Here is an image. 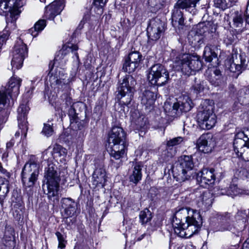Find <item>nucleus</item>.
Returning a JSON list of instances; mask_svg holds the SVG:
<instances>
[{"mask_svg": "<svg viewBox=\"0 0 249 249\" xmlns=\"http://www.w3.org/2000/svg\"><path fill=\"white\" fill-rule=\"evenodd\" d=\"M203 56L206 61L212 62L213 59L217 61V53L214 51V46L208 44L204 48Z\"/></svg>", "mask_w": 249, "mask_h": 249, "instance_id": "31", "label": "nucleus"}, {"mask_svg": "<svg viewBox=\"0 0 249 249\" xmlns=\"http://www.w3.org/2000/svg\"><path fill=\"white\" fill-rule=\"evenodd\" d=\"M197 147L204 153L211 152L214 147V142L210 134L202 135L197 141Z\"/></svg>", "mask_w": 249, "mask_h": 249, "instance_id": "20", "label": "nucleus"}, {"mask_svg": "<svg viewBox=\"0 0 249 249\" xmlns=\"http://www.w3.org/2000/svg\"><path fill=\"white\" fill-rule=\"evenodd\" d=\"M180 7L175 4L172 13V23L175 27H178L179 30H186L187 26L184 23L183 12Z\"/></svg>", "mask_w": 249, "mask_h": 249, "instance_id": "22", "label": "nucleus"}, {"mask_svg": "<svg viewBox=\"0 0 249 249\" xmlns=\"http://www.w3.org/2000/svg\"><path fill=\"white\" fill-rule=\"evenodd\" d=\"M15 142H14V140L13 139H12L10 141H9V142H8L6 144V147L7 148H11L12 147L14 144Z\"/></svg>", "mask_w": 249, "mask_h": 249, "instance_id": "64", "label": "nucleus"}, {"mask_svg": "<svg viewBox=\"0 0 249 249\" xmlns=\"http://www.w3.org/2000/svg\"><path fill=\"white\" fill-rule=\"evenodd\" d=\"M249 141V138L244 132H239L235 135L233 143V147L238 148V147L248 145Z\"/></svg>", "mask_w": 249, "mask_h": 249, "instance_id": "28", "label": "nucleus"}, {"mask_svg": "<svg viewBox=\"0 0 249 249\" xmlns=\"http://www.w3.org/2000/svg\"><path fill=\"white\" fill-rule=\"evenodd\" d=\"M243 249H249V240H247L243 245Z\"/></svg>", "mask_w": 249, "mask_h": 249, "instance_id": "63", "label": "nucleus"}, {"mask_svg": "<svg viewBox=\"0 0 249 249\" xmlns=\"http://www.w3.org/2000/svg\"><path fill=\"white\" fill-rule=\"evenodd\" d=\"M28 53L26 45L20 39L17 40L13 52V58L11 61L12 69L14 71L20 69L23 60Z\"/></svg>", "mask_w": 249, "mask_h": 249, "instance_id": "11", "label": "nucleus"}, {"mask_svg": "<svg viewBox=\"0 0 249 249\" xmlns=\"http://www.w3.org/2000/svg\"><path fill=\"white\" fill-rule=\"evenodd\" d=\"M192 193L189 194L188 196H181L180 197V201L182 202V203L183 204H184V205L189 204L191 202V200L194 198H191V197L190 196V195H192Z\"/></svg>", "mask_w": 249, "mask_h": 249, "instance_id": "54", "label": "nucleus"}, {"mask_svg": "<svg viewBox=\"0 0 249 249\" xmlns=\"http://www.w3.org/2000/svg\"><path fill=\"white\" fill-rule=\"evenodd\" d=\"M232 59L234 62L237 65L238 68H240L242 71L246 69V55L244 53H234L233 54Z\"/></svg>", "mask_w": 249, "mask_h": 249, "instance_id": "33", "label": "nucleus"}, {"mask_svg": "<svg viewBox=\"0 0 249 249\" xmlns=\"http://www.w3.org/2000/svg\"><path fill=\"white\" fill-rule=\"evenodd\" d=\"M65 0H55L46 7L45 17L50 20L60 14L65 7Z\"/></svg>", "mask_w": 249, "mask_h": 249, "instance_id": "18", "label": "nucleus"}, {"mask_svg": "<svg viewBox=\"0 0 249 249\" xmlns=\"http://www.w3.org/2000/svg\"><path fill=\"white\" fill-rule=\"evenodd\" d=\"M214 5L215 7L224 10L229 7V3L226 0H213Z\"/></svg>", "mask_w": 249, "mask_h": 249, "instance_id": "45", "label": "nucleus"}, {"mask_svg": "<svg viewBox=\"0 0 249 249\" xmlns=\"http://www.w3.org/2000/svg\"><path fill=\"white\" fill-rule=\"evenodd\" d=\"M164 30L163 22L159 18L151 19L147 28L149 40L157 41L160 38Z\"/></svg>", "mask_w": 249, "mask_h": 249, "instance_id": "13", "label": "nucleus"}, {"mask_svg": "<svg viewBox=\"0 0 249 249\" xmlns=\"http://www.w3.org/2000/svg\"><path fill=\"white\" fill-rule=\"evenodd\" d=\"M233 25L235 28L239 31H243L247 24L246 17L238 11L235 12L234 16L233 18Z\"/></svg>", "mask_w": 249, "mask_h": 249, "instance_id": "26", "label": "nucleus"}, {"mask_svg": "<svg viewBox=\"0 0 249 249\" xmlns=\"http://www.w3.org/2000/svg\"><path fill=\"white\" fill-rule=\"evenodd\" d=\"M46 25V20L40 19L36 23L34 28L29 30V33L33 36L36 37L39 32H41Z\"/></svg>", "mask_w": 249, "mask_h": 249, "instance_id": "36", "label": "nucleus"}, {"mask_svg": "<svg viewBox=\"0 0 249 249\" xmlns=\"http://www.w3.org/2000/svg\"><path fill=\"white\" fill-rule=\"evenodd\" d=\"M57 167L53 164H49L45 173V178L46 180V185H43L44 192L47 188V193L48 198L53 201V205H56L59 201L58 191L59 189L60 178L56 171Z\"/></svg>", "mask_w": 249, "mask_h": 249, "instance_id": "1", "label": "nucleus"}, {"mask_svg": "<svg viewBox=\"0 0 249 249\" xmlns=\"http://www.w3.org/2000/svg\"><path fill=\"white\" fill-rule=\"evenodd\" d=\"M139 65L126 58L123 65V69L124 71L130 73L134 72Z\"/></svg>", "mask_w": 249, "mask_h": 249, "instance_id": "40", "label": "nucleus"}, {"mask_svg": "<svg viewBox=\"0 0 249 249\" xmlns=\"http://www.w3.org/2000/svg\"><path fill=\"white\" fill-rule=\"evenodd\" d=\"M9 106L10 103L7 102L5 96L0 92V130L7 120Z\"/></svg>", "mask_w": 249, "mask_h": 249, "instance_id": "23", "label": "nucleus"}, {"mask_svg": "<svg viewBox=\"0 0 249 249\" xmlns=\"http://www.w3.org/2000/svg\"><path fill=\"white\" fill-rule=\"evenodd\" d=\"M107 0H94L93 6L92 8L97 9V12L98 14H101L103 13V7L107 3Z\"/></svg>", "mask_w": 249, "mask_h": 249, "instance_id": "44", "label": "nucleus"}, {"mask_svg": "<svg viewBox=\"0 0 249 249\" xmlns=\"http://www.w3.org/2000/svg\"><path fill=\"white\" fill-rule=\"evenodd\" d=\"M214 171L213 168L202 169L197 174V181L200 182L201 186L213 184L215 179Z\"/></svg>", "mask_w": 249, "mask_h": 249, "instance_id": "21", "label": "nucleus"}, {"mask_svg": "<svg viewBox=\"0 0 249 249\" xmlns=\"http://www.w3.org/2000/svg\"><path fill=\"white\" fill-rule=\"evenodd\" d=\"M229 89L231 93H234L235 92V91H236V89L234 87V85L233 84H230L229 86Z\"/></svg>", "mask_w": 249, "mask_h": 249, "instance_id": "62", "label": "nucleus"}, {"mask_svg": "<svg viewBox=\"0 0 249 249\" xmlns=\"http://www.w3.org/2000/svg\"><path fill=\"white\" fill-rule=\"evenodd\" d=\"M14 2H15L16 4H17L20 9L23 5V3L22 1V0H14Z\"/></svg>", "mask_w": 249, "mask_h": 249, "instance_id": "60", "label": "nucleus"}, {"mask_svg": "<svg viewBox=\"0 0 249 249\" xmlns=\"http://www.w3.org/2000/svg\"><path fill=\"white\" fill-rule=\"evenodd\" d=\"M199 0H178L176 3L177 6H178L182 9H186L187 11H189L190 8H193L192 11L195 10L196 4Z\"/></svg>", "mask_w": 249, "mask_h": 249, "instance_id": "34", "label": "nucleus"}, {"mask_svg": "<svg viewBox=\"0 0 249 249\" xmlns=\"http://www.w3.org/2000/svg\"><path fill=\"white\" fill-rule=\"evenodd\" d=\"M136 84V81L132 75L127 74L124 77L116 95V99L120 104L126 106L130 103Z\"/></svg>", "mask_w": 249, "mask_h": 249, "instance_id": "4", "label": "nucleus"}, {"mask_svg": "<svg viewBox=\"0 0 249 249\" xmlns=\"http://www.w3.org/2000/svg\"><path fill=\"white\" fill-rule=\"evenodd\" d=\"M245 15L246 17V21L249 25V0L248 1L246 9L245 12Z\"/></svg>", "mask_w": 249, "mask_h": 249, "instance_id": "57", "label": "nucleus"}, {"mask_svg": "<svg viewBox=\"0 0 249 249\" xmlns=\"http://www.w3.org/2000/svg\"><path fill=\"white\" fill-rule=\"evenodd\" d=\"M55 235L57 237V240L58 241V248L63 249L65 247V239L64 238L63 235L59 231H57L55 232Z\"/></svg>", "mask_w": 249, "mask_h": 249, "instance_id": "51", "label": "nucleus"}, {"mask_svg": "<svg viewBox=\"0 0 249 249\" xmlns=\"http://www.w3.org/2000/svg\"><path fill=\"white\" fill-rule=\"evenodd\" d=\"M70 44L68 45H64L63 47V50H61L62 54L63 53L64 50H67L68 51H71V52L77 51L78 49L77 45Z\"/></svg>", "mask_w": 249, "mask_h": 249, "instance_id": "52", "label": "nucleus"}, {"mask_svg": "<svg viewBox=\"0 0 249 249\" xmlns=\"http://www.w3.org/2000/svg\"><path fill=\"white\" fill-rule=\"evenodd\" d=\"M237 99L242 105H249V86L244 87L238 91Z\"/></svg>", "mask_w": 249, "mask_h": 249, "instance_id": "30", "label": "nucleus"}, {"mask_svg": "<svg viewBox=\"0 0 249 249\" xmlns=\"http://www.w3.org/2000/svg\"><path fill=\"white\" fill-rule=\"evenodd\" d=\"M175 66L177 70H180L183 74L187 76L200 70L202 67L200 57L190 54H183L177 58Z\"/></svg>", "mask_w": 249, "mask_h": 249, "instance_id": "3", "label": "nucleus"}, {"mask_svg": "<svg viewBox=\"0 0 249 249\" xmlns=\"http://www.w3.org/2000/svg\"><path fill=\"white\" fill-rule=\"evenodd\" d=\"M14 231L11 228H7L5 231L4 238L5 241H7L8 243V246L13 247L14 246L15 242V236H14ZM8 246V245H7Z\"/></svg>", "mask_w": 249, "mask_h": 249, "instance_id": "38", "label": "nucleus"}, {"mask_svg": "<svg viewBox=\"0 0 249 249\" xmlns=\"http://www.w3.org/2000/svg\"><path fill=\"white\" fill-rule=\"evenodd\" d=\"M29 110V107L27 104H21L18 109V127L20 131L18 130L15 133V136L19 137L20 133L24 135L25 138L28 130V125L27 122V115Z\"/></svg>", "mask_w": 249, "mask_h": 249, "instance_id": "15", "label": "nucleus"}, {"mask_svg": "<svg viewBox=\"0 0 249 249\" xmlns=\"http://www.w3.org/2000/svg\"><path fill=\"white\" fill-rule=\"evenodd\" d=\"M210 82L212 84V85H214V86H217L219 84L218 80L216 77H209L208 78Z\"/></svg>", "mask_w": 249, "mask_h": 249, "instance_id": "56", "label": "nucleus"}, {"mask_svg": "<svg viewBox=\"0 0 249 249\" xmlns=\"http://www.w3.org/2000/svg\"><path fill=\"white\" fill-rule=\"evenodd\" d=\"M235 40L234 36L230 32H228L224 38V42L227 45L232 44Z\"/></svg>", "mask_w": 249, "mask_h": 249, "instance_id": "50", "label": "nucleus"}, {"mask_svg": "<svg viewBox=\"0 0 249 249\" xmlns=\"http://www.w3.org/2000/svg\"><path fill=\"white\" fill-rule=\"evenodd\" d=\"M183 138L178 137L174 138L167 141L166 148L163 152V154L166 155L167 157H172L175 154V151L173 150L172 147L175 145L180 144L183 141Z\"/></svg>", "mask_w": 249, "mask_h": 249, "instance_id": "27", "label": "nucleus"}, {"mask_svg": "<svg viewBox=\"0 0 249 249\" xmlns=\"http://www.w3.org/2000/svg\"><path fill=\"white\" fill-rule=\"evenodd\" d=\"M21 81V79L13 76L9 81L7 88H2L0 90V92L5 96L8 103H9V100L7 95L14 97L17 96L19 92Z\"/></svg>", "mask_w": 249, "mask_h": 249, "instance_id": "17", "label": "nucleus"}, {"mask_svg": "<svg viewBox=\"0 0 249 249\" xmlns=\"http://www.w3.org/2000/svg\"><path fill=\"white\" fill-rule=\"evenodd\" d=\"M197 122L200 127L209 130L213 128L216 122V116L213 113V107L208 106L198 111L196 115Z\"/></svg>", "mask_w": 249, "mask_h": 249, "instance_id": "9", "label": "nucleus"}, {"mask_svg": "<svg viewBox=\"0 0 249 249\" xmlns=\"http://www.w3.org/2000/svg\"><path fill=\"white\" fill-rule=\"evenodd\" d=\"M142 165L139 163H137L134 166L132 173L130 175L129 179L130 182L137 184L141 179L142 178Z\"/></svg>", "mask_w": 249, "mask_h": 249, "instance_id": "29", "label": "nucleus"}, {"mask_svg": "<svg viewBox=\"0 0 249 249\" xmlns=\"http://www.w3.org/2000/svg\"><path fill=\"white\" fill-rule=\"evenodd\" d=\"M92 178L93 180V184L94 185H97L99 183H101L102 180L98 178L96 174H93L92 176Z\"/></svg>", "mask_w": 249, "mask_h": 249, "instance_id": "58", "label": "nucleus"}, {"mask_svg": "<svg viewBox=\"0 0 249 249\" xmlns=\"http://www.w3.org/2000/svg\"><path fill=\"white\" fill-rule=\"evenodd\" d=\"M194 81L195 83L191 88V91L196 93L202 91L206 85V82L197 80L196 78L195 79Z\"/></svg>", "mask_w": 249, "mask_h": 249, "instance_id": "39", "label": "nucleus"}, {"mask_svg": "<svg viewBox=\"0 0 249 249\" xmlns=\"http://www.w3.org/2000/svg\"><path fill=\"white\" fill-rule=\"evenodd\" d=\"M39 164L36 158L33 157L27 162L22 171V181L25 188L33 187L39 174Z\"/></svg>", "mask_w": 249, "mask_h": 249, "instance_id": "6", "label": "nucleus"}, {"mask_svg": "<svg viewBox=\"0 0 249 249\" xmlns=\"http://www.w3.org/2000/svg\"><path fill=\"white\" fill-rule=\"evenodd\" d=\"M139 218L142 225H145L151 221L152 218V213L146 208L140 212Z\"/></svg>", "mask_w": 249, "mask_h": 249, "instance_id": "37", "label": "nucleus"}, {"mask_svg": "<svg viewBox=\"0 0 249 249\" xmlns=\"http://www.w3.org/2000/svg\"><path fill=\"white\" fill-rule=\"evenodd\" d=\"M147 77L149 83L158 86L165 85L169 79L168 71L160 64L151 66L147 71Z\"/></svg>", "mask_w": 249, "mask_h": 249, "instance_id": "7", "label": "nucleus"}, {"mask_svg": "<svg viewBox=\"0 0 249 249\" xmlns=\"http://www.w3.org/2000/svg\"><path fill=\"white\" fill-rule=\"evenodd\" d=\"M191 198L196 197V202L200 209L205 211L213 203V194L209 190L203 191L201 188H197L192 195Z\"/></svg>", "mask_w": 249, "mask_h": 249, "instance_id": "12", "label": "nucleus"}, {"mask_svg": "<svg viewBox=\"0 0 249 249\" xmlns=\"http://www.w3.org/2000/svg\"><path fill=\"white\" fill-rule=\"evenodd\" d=\"M9 35V34L8 33H3L0 36V50L1 49L3 45L5 44Z\"/></svg>", "mask_w": 249, "mask_h": 249, "instance_id": "53", "label": "nucleus"}, {"mask_svg": "<svg viewBox=\"0 0 249 249\" xmlns=\"http://www.w3.org/2000/svg\"><path fill=\"white\" fill-rule=\"evenodd\" d=\"M234 219H235L236 221H238L241 223V226L237 230L238 231L236 234L237 236H240L241 232L244 230L245 224L247 221V216L243 212H238L234 216L231 213L226 212L221 214L220 217V220L223 222L224 226H225L227 222L234 221Z\"/></svg>", "mask_w": 249, "mask_h": 249, "instance_id": "16", "label": "nucleus"}, {"mask_svg": "<svg viewBox=\"0 0 249 249\" xmlns=\"http://www.w3.org/2000/svg\"><path fill=\"white\" fill-rule=\"evenodd\" d=\"M213 74L214 75V76L216 77V78L218 79H219L221 77V71L218 69H215L213 71Z\"/></svg>", "mask_w": 249, "mask_h": 249, "instance_id": "59", "label": "nucleus"}, {"mask_svg": "<svg viewBox=\"0 0 249 249\" xmlns=\"http://www.w3.org/2000/svg\"><path fill=\"white\" fill-rule=\"evenodd\" d=\"M63 98L65 99L66 107H69L71 106L72 102L71 97L67 94H64Z\"/></svg>", "mask_w": 249, "mask_h": 249, "instance_id": "55", "label": "nucleus"}, {"mask_svg": "<svg viewBox=\"0 0 249 249\" xmlns=\"http://www.w3.org/2000/svg\"><path fill=\"white\" fill-rule=\"evenodd\" d=\"M61 207L64 209L67 216H72L75 212V202L71 198H63L61 200Z\"/></svg>", "mask_w": 249, "mask_h": 249, "instance_id": "25", "label": "nucleus"}, {"mask_svg": "<svg viewBox=\"0 0 249 249\" xmlns=\"http://www.w3.org/2000/svg\"><path fill=\"white\" fill-rule=\"evenodd\" d=\"M194 167L192 156L183 155L178 160V163L173 169V176L177 181L184 182L188 180L191 176V171Z\"/></svg>", "mask_w": 249, "mask_h": 249, "instance_id": "5", "label": "nucleus"}, {"mask_svg": "<svg viewBox=\"0 0 249 249\" xmlns=\"http://www.w3.org/2000/svg\"><path fill=\"white\" fill-rule=\"evenodd\" d=\"M192 107L193 103L191 99L188 96H183L179 98V100L177 102L174 103L171 111V115L173 117H177L183 112L189 111Z\"/></svg>", "mask_w": 249, "mask_h": 249, "instance_id": "14", "label": "nucleus"}, {"mask_svg": "<svg viewBox=\"0 0 249 249\" xmlns=\"http://www.w3.org/2000/svg\"><path fill=\"white\" fill-rule=\"evenodd\" d=\"M239 189L236 185L231 184V185L228 189L226 193V195L228 196H236L239 193Z\"/></svg>", "mask_w": 249, "mask_h": 249, "instance_id": "46", "label": "nucleus"}, {"mask_svg": "<svg viewBox=\"0 0 249 249\" xmlns=\"http://www.w3.org/2000/svg\"><path fill=\"white\" fill-rule=\"evenodd\" d=\"M2 190L3 193L7 194L9 192L8 181L3 178L0 177V191Z\"/></svg>", "mask_w": 249, "mask_h": 249, "instance_id": "48", "label": "nucleus"}, {"mask_svg": "<svg viewBox=\"0 0 249 249\" xmlns=\"http://www.w3.org/2000/svg\"><path fill=\"white\" fill-rule=\"evenodd\" d=\"M126 58L131 62L136 63L139 65L140 62L142 60V55L139 52L137 51H134L130 53Z\"/></svg>", "mask_w": 249, "mask_h": 249, "instance_id": "42", "label": "nucleus"}, {"mask_svg": "<svg viewBox=\"0 0 249 249\" xmlns=\"http://www.w3.org/2000/svg\"><path fill=\"white\" fill-rule=\"evenodd\" d=\"M226 67L232 72H238L236 77L242 72L240 68H238L232 59L228 60L226 64Z\"/></svg>", "mask_w": 249, "mask_h": 249, "instance_id": "43", "label": "nucleus"}, {"mask_svg": "<svg viewBox=\"0 0 249 249\" xmlns=\"http://www.w3.org/2000/svg\"><path fill=\"white\" fill-rule=\"evenodd\" d=\"M53 130L52 125L45 124L42 131L43 134L47 137H49L53 134Z\"/></svg>", "mask_w": 249, "mask_h": 249, "instance_id": "49", "label": "nucleus"}, {"mask_svg": "<svg viewBox=\"0 0 249 249\" xmlns=\"http://www.w3.org/2000/svg\"><path fill=\"white\" fill-rule=\"evenodd\" d=\"M174 215L178 218H182L185 222H190L194 228L193 233L197 231L202 226V219L199 213L188 207L177 208Z\"/></svg>", "mask_w": 249, "mask_h": 249, "instance_id": "8", "label": "nucleus"}, {"mask_svg": "<svg viewBox=\"0 0 249 249\" xmlns=\"http://www.w3.org/2000/svg\"><path fill=\"white\" fill-rule=\"evenodd\" d=\"M156 99V95L149 89H145L142 96V104L145 107V109L148 111H151L153 108Z\"/></svg>", "mask_w": 249, "mask_h": 249, "instance_id": "24", "label": "nucleus"}, {"mask_svg": "<svg viewBox=\"0 0 249 249\" xmlns=\"http://www.w3.org/2000/svg\"><path fill=\"white\" fill-rule=\"evenodd\" d=\"M63 78H57L54 83H52V85L56 86V88L59 89L67 88L68 87V83H69V79L67 78V76L63 75Z\"/></svg>", "mask_w": 249, "mask_h": 249, "instance_id": "41", "label": "nucleus"}, {"mask_svg": "<svg viewBox=\"0 0 249 249\" xmlns=\"http://www.w3.org/2000/svg\"><path fill=\"white\" fill-rule=\"evenodd\" d=\"M184 222L182 218H178V216L174 215L172 225L176 234L180 237L187 238L188 236L185 231L186 228H191L194 226L190 223V222L185 223Z\"/></svg>", "mask_w": 249, "mask_h": 249, "instance_id": "19", "label": "nucleus"}, {"mask_svg": "<svg viewBox=\"0 0 249 249\" xmlns=\"http://www.w3.org/2000/svg\"><path fill=\"white\" fill-rule=\"evenodd\" d=\"M238 148L233 147L235 153L238 157H241L246 161L249 160V145H246L244 146L238 147Z\"/></svg>", "mask_w": 249, "mask_h": 249, "instance_id": "35", "label": "nucleus"}, {"mask_svg": "<svg viewBox=\"0 0 249 249\" xmlns=\"http://www.w3.org/2000/svg\"><path fill=\"white\" fill-rule=\"evenodd\" d=\"M233 222L234 221H230L229 222H227L226 224L224 226L223 222L221 221L219 230L222 231H231L233 228Z\"/></svg>", "mask_w": 249, "mask_h": 249, "instance_id": "47", "label": "nucleus"}, {"mask_svg": "<svg viewBox=\"0 0 249 249\" xmlns=\"http://www.w3.org/2000/svg\"><path fill=\"white\" fill-rule=\"evenodd\" d=\"M9 8L10 14L6 17L7 25L5 30L11 28H15V21L18 16L21 13V10L16 4L14 0H1L0 1V10L4 11Z\"/></svg>", "mask_w": 249, "mask_h": 249, "instance_id": "10", "label": "nucleus"}, {"mask_svg": "<svg viewBox=\"0 0 249 249\" xmlns=\"http://www.w3.org/2000/svg\"><path fill=\"white\" fill-rule=\"evenodd\" d=\"M125 133L122 127L113 126L110 132V139H112L113 146L110 156L116 160H119L125 154L126 146L124 144Z\"/></svg>", "mask_w": 249, "mask_h": 249, "instance_id": "2", "label": "nucleus"}, {"mask_svg": "<svg viewBox=\"0 0 249 249\" xmlns=\"http://www.w3.org/2000/svg\"><path fill=\"white\" fill-rule=\"evenodd\" d=\"M148 3L151 7H156L157 8H160V5L157 3L154 4L152 2V0H149Z\"/></svg>", "mask_w": 249, "mask_h": 249, "instance_id": "61", "label": "nucleus"}, {"mask_svg": "<svg viewBox=\"0 0 249 249\" xmlns=\"http://www.w3.org/2000/svg\"><path fill=\"white\" fill-rule=\"evenodd\" d=\"M52 154L54 158H60L59 160L60 161L63 163L66 161L65 158L67 155V150L66 148L62 147L60 145H56L53 148Z\"/></svg>", "mask_w": 249, "mask_h": 249, "instance_id": "32", "label": "nucleus"}]
</instances>
